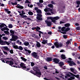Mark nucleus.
Masks as SVG:
<instances>
[{
    "mask_svg": "<svg viewBox=\"0 0 80 80\" xmlns=\"http://www.w3.org/2000/svg\"><path fill=\"white\" fill-rule=\"evenodd\" d=\"M10 33H11V34H10V36H13L15 34V30H11L10 31Z\"/></svg>",
    "mask_w": 80,
    "mask_h": 80,
    "instance_id": "dca6fc26",
    "label": "nucleus"
},
{
    "mask_svg": "<svg viewBox=\"0 0 80 80\" xmlns=\"http://www.w3.org/2000/svg\"><path fill=\"white\" fill-rule=\"evenodd\" d=\"M36 30L37 32V31H39V30H40V28L38 26H37L36 27Z\"/></svg>",
    "mask_w": 80,
    "mask_h": 80,
    "instance_id": "2f4dec72",
    "label": "nucleus"
},
{
    "mask_svg": "<svg viewBox=\"0 0 80 80\" xmlns=\"http://www.w3.org/2000/svg\"><path fill=\"white\" fill-rule=\"evenodd\" d=\"M51 3H52V4H53V5H55V2H54L53 1H52L51 2Z\"/></svg>",
    "mask_w": 80,
    "mask_h": 80,
    "instance_id": "e2e57ef3",
    "label": "nucleus"
},
{
    "mask_svg": "<svg viewBox=\"0 0 80 80\" xmlns=\"http://www.w3.org/2000/svg\"><path fill=\"white\" fill-rule=\"evenodd\" d=\"M31 56L35 58H36L37 59H38L39 58V56L37 55V53L35 52H33L31 53Z\"/></svg>",
    "mask_w": 80,
    "mask_h": 80,
    "instance_id": "423d86ee",
    "label": "nucleus"
},
{
    "mask_svg": "<svg viewBox=\"0 0 80 80\" xmlns=\"http://www.w3.org/2000/svg\"><path fill=\"white\" fill-rule=\"evenodd\" d=\"M2 38H3V39H4V40H8V38L6 37H2Z\"/></svg>",
    "mask_w": 80,
    "mask_h": 80,
    "instance_id": "8fccbe9b",
    "label": "nucleus"
},
{
    "mask_svg": "<svg viewBox=\"0 0 80 80\" xmlns=\"http://www.w3.org/2000/svg\"><path fill=\"white\" fill-rule=\"evenodd\" d=\"M38 9H39L38 8H37V7H35L34 8V10H36V12H37V10H38Z\"/></svg>",
    "mask_w": 80,
    "mask_h": 80,
    "instance_id": "bf43d9fd",
    "label": "nucleus"
},
{
    "mask_svg": "<svg viewBox=\"0 0 80 80\" xmlns=\"http://www.w3.org/2000/svg\"><path fill=\"white\" fill-rule=\"evenodd\" d=\"M33 70L34 71H35V72H36V71L40 72V69H38V67L34 66L33 68Z\"/></svg>",
    "mask_w": 80,
    "mask_h": 80,
    "instance_id": "2eb2a0df",
    "label": "nucleus"
},
{
    "mask_svg": "<svg viewBox=\"0 0 80 80\" xmlns=\"http://www.w3.org/2000/svg\"><path fill=\"white\" fill-rule=\"evenodd\" d=\"M18 5H19V6H16V7H17L18 8H20V5L19 4H18Z\"/></svg>",
    "mask_w": 80,
    "mask_h": 80,
    "instance_id": "680f3d73",
    "label": "nucleus"
},
{
    "mask_svg": "<svg viewBox=\"0 0 80 80\" xmlns=\"http://www.w3.org/2000/svg\"><path fill=\"white\" fill-rule=\"evenodd\" d=\"M30 73H32V74H33L34 75H35V71L34 72L33 71L31 70L30 71Z\"/></svg>",
    "mask_w": 80,
    "mask_h": 80,
    "instance_id": "37998d69",
    "label": "nucleus"
},
{
    "mask_svg": "<svg viewBox=\"0 0 80 80\" xmlns=\"http://www.w3.org/2000/svg\"><path fill=\"white\" fill-rule=\"evenodd\" d=\"M11 3L12 5H17V2H15L14 3L11 2Z\"/></svg>",
    "mask_w": 80,
    "mask_h": 80,
    "instance_id": "ea45409f",
    "label": "nucleus"
},
{
    "mask_svg": "<svg viewBox=\"0 0 80 80\" xmlns=\"http://www.w3.org/2000/svg\"><path fill=\"white\" fill-rule=\"evenodd\" d=\"M46 15H50V12H47L45 13Z\"/></svg>",
    "mask_w": 80,
    "mask_h": 80,
    "instance_id": "4d7b16f0",
    "label": "nucleus"
},
{
    "mask_svg": "<svg viewBox=\"0 0 80 80\" xmlns=\"http://www.w3.org/2000/svg\"><path fill=\"white\" fill-rule=\"evenodd\" d=\"M76 3L77 5H80V1H76Z\"/></svg>",
    "mask_w": 80,
    "mask_h": 80,
    "instance_id": "5fc2aeb1",
    "label": "nucleus"
},
{
    "mask_svg": "<svg viewBox=\"0 0 80 80\" xmlns=\"http://www.w3.org/2000/svg\"><path fill=\"white\" fill-rule=\"evenodd\" d=\"M45 23L47 24V26L48 27H50V21H48V20H46L45 21Z\"/></svg>",
    "mask_w": 80,
    "mask_h": 80,
    "instance_id": "ddd939ff",
    "label": "nucleus"
},
{
    "mask_svg": "<svg viewBox=\"0 0 80 80\" xmlns=\"http://www.w3.org/2000/svg\"><path fill=\"white\" fill-rule=\"evenodd\" d=\"M4 33L8 35L10 34V33L8 31H4Z\"/></svg>",
    "mask_w": 80,
    "mask_h": 80,
    "instance_id": "58836bf2",
    "label": "nucleus"
},
{
    "mask_svg": "<svg viewBox=\"0 0 80 80\" xmlns=\"http://www.w3.org/2000/svg\"><path fill=\"white\" fill-rule=\"evenodd\" d=\"M21 12L22 13L19 14V15L21 16V18H25V20L31 21L32 20V19L30 18H27V16L26 15H25V12H24L23 10H22V11H21Z\"/></svg>",
    "mask_w": 80,
    "mask_h": 80,
    "instance_id": "f03ea898",
    "label": "nucleus"
},
{
    "mask_svg": "<svg viewBox=\"0 0 80 80\" xmlns=\"http://www.w3.org/2000/svg\"><path fill=\"white\" fill-rule=\"evenodd\" d=\"M41 45H40V43H37L36 44V47H40Z\"/></svg>",
    "mask_w": 80,
    "mask_h": 80,
    "instance_id": "e433bc0d",
    "label": "nucleus"
},
{
    "mask_svg": "<svg viewBox=\"0 0 80 80\" xmlns=\"http://www.w3.org/2000/svg\"><path fill=\"white\" fill-rule=\"evenodd\" d=\"M18 36H17L15 35L12 36V38L13 39V41H15L16 40H17V39H18Z\"/></svg>",
    "mask_w": 80,
    "mask_h": 80,
    "instance_id": "f8f14e48",
    "label": "nucleus"
},
{
    "mask_svg": "<svg viewBox=\"0 0 80 80\" xmlns=\"http://www.w3.org/2000/svg\"><path fill=\"white\" fill-rule=\"evenodd\" d=\"M24 50L25 52H26V54H27V55H29V54H30L31 53V51L30 50H28L27 49L24 48Z\"/></svg>",
    "mask_w": 80,
    "mask_h": 80,
    "instance_id": "9b49d317",
    "label": "nucleus"
},
{
    "mask_svg": "<svg viewBox=\"0 0 80 80\" xmlns=\"http://www.w3.org/2000/svg\"><path fill=\"white\" fill-rule=\"evenodd\" d=\"M39 3H43V0H39Z\"/></svg>",
    "mask_w": 80,
    "mask_h": 80,
    "instance_id": "052dcab7",
    "label": "nucleus"
},
{
    "mask_svg": "<svg viewBox=\"0 0 80 80\" xmlns=\"http://www.w3.org/2000/svg\"><path fill=\"white\" fill-rule=\"evenodd\" d=\"M12 59L11 58H2L1 59V60L3 62V63H9V61L10 60V59Z\"/></svg>",
    "mask_w": 80,
    "mask_h": 80,
    "instance_id": "20e7f679",
    "label": "nucleus"
},
{
    "mask_svg": "<svg viewBox=\"0 0 80 80\" xmlns=\"http://www.w3.org/2000/svg\"><path fill=\"white\" fill-rule=\"evenodd\" d=\"M71 75H72V76H74V77H76L77 78H79V76H78V75H74L72 73H71Z\"/></svg>",
    "mask_w": 80,
    "mask_h": 80,
    "instance_id": "473e14b6",
    "label": "nucleus"
},
{
    "mask_svg": "<svg viewBox=\"0 0 80 80\" xmlns=\"http://www.w3.org/2000/svg\"><path fill=\"white\" fill-rule=\"evenodd\" d=\"M59 66L60 67H62L63 65H64V63H63V62H60L59 63Z\"/></svg>",
    "mask_w": 80,
    "mask_h": 80,
    "instance_id": "c85d7f7f",
    "label": "nucleus"
},
{
    "mask_svg": "<svg viewBox=\"0 0 80 80\" xmlns=\"http://www.w3.org/2000/svg\"><path fill=\"white\" fill-rule=\"evenodd\" d=\"M69 43H71V42H70V41L68 40L66 42V44L67 45H68Z\"/></svg>",
    "mask_w": 80,
    "mask_h": 80,
    "instance_id": "864d4df0",
    "label": "nucleus"
},
{
    "mask_svg": "<svg viewBox=\"0 0 80 80\" xmlns=\"http://www.w3.org/2000/svg\"><path fill=\"white\" fill-rule=\"evenodd\" d=\"M51 13L52 14H53L54 13V12H55V10L54 9H50Z\"/></svg>",
    "mask_w": 80,
    "mask_h": 80,
    "instance_id": "bb28decb",
    "label": "nucleus"
},
{
    "mask_svg": "<svg viewBox=\"0 0 80 80\" xmlns=\"http://www.w3.org/2000/svg\"><path fill=\"white\" fill-rule=\"evenodd\" d=\"M54 45L56 48H58L62 47L63 44L62 43H59L58 42H57L54 43Z\"/></svg>",
    "mask_w": 80,
    "mask_h": 80,
    "instance_id": "0eeeda50",
    "label": "nucleus"
},
{
    "mask_svg": "<svg viewBox=\"0 0 80 80\" xmlns=\"http://www.w3.org/2000/svg\"><path fill=\"white\" fill-rule=\"evenodd\" d=\"M31 65L32 67H33L35 65V63L34 62H31Z\"/></svg>",
    "mask_w": 80,
    "mask_h": 80,
    "instance_id": "3c124183",
    "label": "nucleus"
},
{
    "mask_svg": "<svg viewBox=\"0 0 80 80\" xmlns=\"http://www.w3.org/2000/svg\"><path fill=\"white\" fill-rule=\"evenodd\" d=\"M76 29L78 30H80V28L79 27H77L76 28Z\"/></svg>",
    "mask_w": 80,
    "mask_h": 80,
    "instance_id": "338daca9",
    "label": "nucleus"
},
{
    "mask_svg": "<svg viewBox=\"0 0 80 80\" xmlns=\"http://www.w3.org/2000/svg\"><path fill=\"white\" fill-rule=\"evenodd\" d=\"M70 30V28H66L65 30V32H68V31H69V30Z\"/></svg>",
    "mask_w": 80,
    "mask_h": 80,
    "instance_id": "79ce46f5",
    "label": "nucleus"
},
{
    "mask_svg": "<svg viewBox=\"0 0 80 80\" xmlns=\"http://www.w3.org/2000/svg\"><path fill=\"white\" fill-rule=\"evenodd\" d=\"M61 57L62 58V59H63L64 60H65L66 58V57H65V56L64 55H62Z\"/></svg>",
    "mask_w": 80,
    "mask_h": 80,
    "instance_id": "c756f323",
    "label": "nucleus"
},
{
    "mask_svg": "<svg viewBox=\"0 0 80 80\" xmlns=\"http://www.w3.org/2000/svg\"><path fill=\"white\" fill-rule=\"evenodd\" d=\"M24 8L22 6H20V8H20V9H23Z\"/></svg>",
    "mask_w": 80,
    "mask_h": 80,
    "instance_id": "0e129e2a",
    "label": "nucleus"
},
{
    "mask_svg": "<svg viewBox=\"0 0 80 80\" xmlns=\"http://www.w3.org/2000/svg\"><path fill=\"white\" fill-rule=\"evenodd\" d=\"M21 58L23 60V61H24V62H27V59H25V58L23 57H21Z\"/></svg>",
    "mask_w": 80,
    "mask_h": 80,
    "instance_id": "b1692460",
    "label": "nucleus"
},
{
    "mask_svg": "<svg viewBox=\"0 0 80 80\" xmlns=\"http://www.w3.org/2000/svg\"><path fill=\"white\" fill-rule=\"evenodd\" d=\"M13 48L15 49H18V47L17 45L14 46Z\"/></svg>",
    "mask_w": 80,
    "mask_h": 80,
    "instance_id": "c03bdc74",
    "label": "nucleus"
},
{
    "mask_svg": "<svg viewBox=\"0 0 80 80\" xmlns=\"http://www.w3.org/2000/svg\"><path fill=\"white\" fill-rule=\"evenodd\" d=\"M7 44V45H10L9 43L7 41H5V44Z\"/></svg>",
    "mask_w": 80,
    "mask_h": 80,
    "instance_id": "13d9d810",
    "label": "nucleus"
},
{
    "mask_svg": "<svg viewBox=\"0 0 80 80\" xmlns=\"http://www.w3.org/2000/svg\"><path fill=\"white\" fill-rule=\"evenodd\" d=\"M39 4H38V7H40V8H42L43 7V4H42V3H39Z\"/></svg>",
    "mask_w": 80,
    "mask_h": 80,
    "instance_id": "cd10ccee",
    "label": "nucleus"
},
{
    "mask_svg": "<svg viewBox=\"0 0 80 80\" xmlns=\"http://www.w3.org/2000/svg\"><path fill=\"white\" fill-rule=\"evenodd\" d=\"M5 26H6V25L4 23H0V28H2V27H4Z\"/></svg>",
    "mask_w": 80,
    "mask_h": 80,
    "instance_id": "4be33fe9",
    "label": "nucleus"
},
{
    "mask_svg": "<svg viewBox=\"0 0 80 80\" xmlns=\"http://www.w3.org/2000/svg\"><path fill=\"white\" fill-rule=\"evenodd\" d=\"M8 63H7V64H9V65H10L12 67H13L12 65L14 64L13 62L12 61H9Z\"/></svg>",
    "mask_w": 80,
    "mask_h": 80,
    "instance_id": "a211bd4d",
    "label": "nucleus"
},
{
    "mask_svg": "<svg viewBox=\"0 0 80 80\" xmlns=\"http://www.w3.org/2000/svg\"><path fill=\"white\" fill-rule=\"evenodd\" d=\"M1 49L3 50V49H4V50H7V52H9L10 51V49L8 48L7 46L2 47Z\"/></svg>",
    "mask_w": 80,
    "mask_h": 80,
    "instance_id": "9d476101",
    "label": "nucleus"
},
{
    "mask_svg": "<svg viewBox=\"0 0 80 80\" xmlns=\"http://www.w3.org/2000/svg\"><path fill=\"white\" fill-rule=\"evenodd\" d=\"M36 12L38 13L37 14L38 16L36 17V19L38 20H40V21H42L43 20V18H42V15L41 14H42V10L39 9Z\"/></svg>",
    "mask_w": 80,
    "mask_h": 80,
    "instance_id": "f257e3e1",
    "label": "nucleus"
},
{
    "mask_svg": "<svg viewBox=\"0 0 80 80\" xmlns=\"http://www.w3.org/2000/svg\"><path fill=\"white\" fill-rule=\"evenodd\" d=\"M53 61L56 63H59V59L57 58H54L53 59Z\"/></svg>",
    "mask_w": 80,
    "mask_h": 80,
    "instance_id": "f3484780",
    "label": "nucleus"
},
{
    "mask_svg": "<svg viewBox=\"0 0 80 80\" xmlns=\"http://www.w3.org/2000/svg\"><path fill=\"white\" fill-rule=\"evenodd\" d=\"M70 70L74 73V74H76V72H74V71H75V69H73V68H70Z\"/></svg>",
    "mask_w": 80,
    "mask_h": 80,
    "instance_id": "393cba45",
    "label": "nucleus"
},
{
    "mask_svg": "<svg viewBox=\"0 0 80 80\" xmlns=\"http://www.w3.org/2000/svg\"><path fill=\"white\" fill-rule=\"evenodd\" d=\"M19 65L21 68L22 69H23V70H24V69H26V70H30V68L27 67L26 64L23 63L21 62L20 64H19Z\"/></svg>",
    "mask_w": 80,
    "mask_h": 80,
    "instance_id": "7ed1b4c3",
    "label": "nucleus"
},
{
    "mask_svg": "<svg viewBox=\"0 0 80 80\" xmlns=\"http://www.w3.org/2000/svg\"><path fill=\"white\" fill-rule=\"evenodd\" d=\"M1 45H5V41L2 40Z\"/></svg>",
    "mask_w": 80,
    "mask_h": 80,
    "instance_id": "7c9ffc66",
    "label": "nucleus"
},
{
    "mask_svg": "<svg viewBox=\"0 0 80 80\" xmlns=\"http://www.w3.org/2000/svg\"><path fill=\"white\" fill-rule=\"evenodd\" d=\"M8 27L9 28H13V25L12 24H10L8 25Z\"/></svg>",
    "mask_w": 80,
    "mask_h": 80,
    "instance_id": "4c0bfd02",
    "label": "nucleus"
},
{
    "mask_svg": "<svg viewBox=\"0 0 80 80\" xmlns=\"http://www.w3.org/2000/svg\"><path fill=\"white\" fill-rule=\"evenodd\" d=\"M45 60L46 61V62H50V57H48L45 58Z\"/></svg>",
    "mask_w": 80,
    "mask_h": 80,
    "instance_id": "aec40b11",
    "label": "nucleus"
},
{
    "mask_svg": "<svg viewBox=\"0 0 80 80\" xmlns=\"http://www.w3.org/2000/svg\"><path fill=\"white\" fill-rule=\"evenodd\" d=\"M43 79L44 80H50V79H48L47 78H44Z\"/></svg>",
    "mask_w": 80,
    "mask_h": 80,
    "instance_id": "774afa93",
    "label": "nucleus"
},
{
    "mask_svg": "<svg viewBox=\"0 0 80 80\" xmlns=\"http://www.w3.org/2000/svg\"><path fill=\"white\" fill-rule=\"evenodd\" d=\"M47 33L46 32H45L44 34L43 33L42 34V36L43 38L46 37H47Z\"/></svg>",
    "mask_w": 80,
    "mask_h": 80,
    "instance_id": "5701e85b",
    "label": "nucleus"
},
{
    "mask_svg": "<svg viewBox=\"0 0 80 80\" xmlns=\"http://www.w3.org/2000/svg\"><path fill=\"white\" fill-rule=\"evenodd\" d=\"M5 6V5L3 4V3H1V2H0V7H4Z\"/></svg>",
    "mask_w": 80,
    "mask_h": 80,
    "instance_id": "603ef678",
    "label": "nucleus"
},
{
    "mask_svg": "<svg viewBox=\"0 0 80 80\" xmlns=\"http://www.w3.org/2000/svg\"><path fill=\"white\" fill-rule=\"evenodd\" d=\"M14 65H13V67H16V68H17V66H18V63H15Z\"/></svg>",
    "mask_w": 80,
    "mask_h": 80,
    "instance_id": "a878e982",
    "label": "nucleus"
},
{
    "mask_svg": "<svg viewBox=\"0 0 80 80\" xmlns=\"http://www.w3.org/2000/svg\"><path fill=\"white\" fill-rule=\"evenodd\" d=\"M35 72V75H36L37 77L40 78V77H41V75H42V73H41V72H38L37 71H36V72Z\"/></svg>",
    "mask_w": 80,
    "mask_h": 80,
    "instance_id": "6e6552de",
    "label": "nucleus"
},
{
    "mask_svg": "<svg viewBox=\"0 0 80 80\" xmlns=\"http://www.w3.org/2000/svg\"><path fill=\"white\" fill-rule=\"evenodd\" d=\"M44 11L45 12H50V8H48L47 7L46 8H45L44 9Z\"/></svg>",
    "mask_w": 80,
    "mask_h": 80,
    "instance_id": "4468645a",
    "label": "nucleus"
},
{
    "mask_svg": "<svg viewBox=\"0 0 80 80\" xmlns=\"http://www.w3.org/2000/svg\"><path fill=\"white\" fill-rule=\"evenodd\" d=\"M42 44H44V45H45L46 43H47V40L43 39L42 40Z\"/></svg>",
    "mask_w": 80,
    "mask_h": 80,
    "instance_id": "6ab92c4d",
    "label": "nucleus"
},
{
    "mask_svg": "<svg viewBox=\"0 0 80 80\" xmlns=\"http://www.w3.org/2000/svg\"><path fill=\"white\" fill-rule=\"evenodd\" d=\"M4 10L6 12H8V9H5Z\"/></svg>",
    "mask_w": 80,
    "mask_h": 80,
    "instance_id": "69168bd1",
    "label": "nucleus"
},
{
    "mask_svg": "<svg viewBox=\"0 0 80 80\" xmlns=\"http://www.w3.org/2000/svg\"><path fill=\"white\" fill-rule=\"evenodd\" d=\"M58 19H60V17H58V16H57L54 18L50 17V19L51 20L52 22H53V23H55L56 22V20H57Z\"/></svg>",
    "mask_w": 80,
    "mask_h": 80,
    "instance_id": "39448f33",
    "label": "nucleus"
},
{
    "mask_svg": "<svg viewBox=\"0 0 80 80\" xmlns=\"http://www.w3.org/2000/svg\"><path fill=\"white\" fill-rule=\"evenodd\" d=\"M25 3H31V2L29 1L28 0H26L25 2Z\"/></svg>",
    "mask_w": 80,
    "mask_h": 80,
    "instance_id": "a19ab883",
    "label": "nucleus"
},
{
    "mask_svg": "<svg viewBox=\"0 0 80 80\" xmlns=\"http://www.w3.org/2000/svg\"><path fill=\"white\" fill-rule=\"evenodd\" d=\"M3 52L4 55H8V53H7V52H5L3 50Z\"/></svg>",
    "mask_w": 80,
    "mask_h": 80,
    "instance_id": "49530a36",
    "label": "nucleus"
},
{
    "mask_svg": "<svg viewBox=\"0 0 80 80\" xmlns=\"http://www.w3.org/2000/svg\"><path fill=\"white\" fill-rule=\"evenodd\" d=\"M65 26L66 27H68L70 26V23H67L65 24Z\"/></svg>",
    "mask_w": 80,
    "mask_h": 80,
    "instance_id": "c9c22d12",
    "label": "nucleus"
},
{
    "mask_svg": "<svg viewBox=\"0 0 80 80\" xmlns=\"http://www.w3.org/2000/svg\"><path fill=\"white\" fill-rule=\"evenodd\" d=\"M72 80H74V79H75V77H71V79L69 78L68 80H72Z\"/></svg>",
    "mask_w": 80,
    "mask_h": 80,
    "instance_id": "09e8293b",
    "label": "nucleus"
},
{
    "mask_svg": "<svg viewBox=\"0 0 80 80\" xmlns=\"http://www.w3.org/2000/svg\"><path fill=\"white\" fill-rule=\"evenodd\" d=\"M68 62L69 63H70L69 64V65L71 66H73V65H76L75 64V63L74 62L72 61H70V60L68 61Z\"/></svg>",
    "mask_w": 80,
    "mask_h": 80,
    "instance_id": "1a4fd4ad",
    "label": "nucleus"
},
{
    "mask_svg": "<svg viewBox=\"0 0 80 80\" xmlns=\"http://www.w3.org/2000/svg\"><path fill=\"white\" fill-rule=\"evenodd\" d=\"M18 49L19 50H23V47H22L21 46H19L18 47Z\"/></svg>",
    "mask_w": 80,
    "mask_h": 80,
    "instance_id": "f704fd0d",
    "label": "nucleus"
},
{
    "mask_svg": "<svg viewBox=\"0 0 80 80\" xmlns=\"http://www.w3.org/2000/svg\"><path fill=\"white\" fill-rule=\"evenodd\" d=\"M65 27H62V29H61V30L62 31V32H63L64 31H65Z\"/></svg>",
    "mask_w": 80,
    "mask_h": 80,
    "instance_id": "de8ad7c7",
    "label": "nucleus"
},
{
    "mask_svg": "<svg viewBox=\"0 0 80 80\" xmlns=\"http://www.w3.org/2000/svg\"><path fill=\"white\" fill-rule=\"evenodd\" d=\"M23 44L25 46H28V45H29V42H28L26 41L23 43Z\"/></svg>",
    "mask_w": 80,
    "mask_h": 80,
    "instance_id": "412c9836",
    "label": "nucleus"
},
{
    "mask_svg": "<svg viewBox=\"0 0 80 80\" xmlns=\"http://www.w3.org/2000/svg\"><path fill=\"white\" fill-rule=\"evenodd\" d=\"M28 14L29 15H33V13L31 11H29L28 12Z\"/></svg>",
    "mask_w": 80,
    "mask_h": 80,
    "instance_id": "72a5a7b5",
    "label": "nucleus"
},
{
    "mask_svg": "<svg viewBox=\"0 0 80 80\" xmlns=\"http://www.w3.org/2000/svg\"><path fill=\"white\" fill-rule=\"evenodd\" d=\"M9 52L11 54H13V49L10 50L9 49Z\"/></svg>",
    "mask_w": 80,
    "mask_h": 80,
    "instance_id": "a18cd8bd",
    "label": "nucleus"
},
{
    "mask_svg": "<svg viewBox=\"0 0 80 80\" xmlns=\"http://www.w3.org/2000/svg\"><path fill=\"white\" fill-rule=\"evenodd\" d=\"M37 32H38L39 33H40V34H42V35H43V32H42L40 31H37Z\"/></svg>",
    "mask_w": 80,
    "mask_h": 80,
    "instance_id": "6e6d98bb",
    "label": "nucleus"
}]
</instances>
